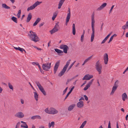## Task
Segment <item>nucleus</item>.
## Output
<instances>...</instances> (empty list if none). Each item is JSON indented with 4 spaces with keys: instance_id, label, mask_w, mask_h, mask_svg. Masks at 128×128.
Here are the masks:
<instances>
[{
    "instance_id": "1",
    "label": "nucleus",
    "mask_w": 128,
    "mask_h": 128,
    "mask_svg": "<svg viewBox=\"0 0 128 128\" xmlns=\"http://www.w3.org/2000/svg\"><path fill=\"white\" fill-rule=\"evenodd\" d=\"M91 24L92 32L91 34V40H93L94 36V24L95 21L94 20V14L93 13L92 14L91 17Z\"/></svg>"
},
{
    "instance_id": "2",
    "label": "nucleus",
    "mask_w": 128,
    "mask_h": 128,
    "mask_svg": "<svg viewBox=\"0 0 128 128\" xmlns=\"http://www.w3.org/2000/svg\"><path fill=\"white\" fill-rule=\"evenodd\" d=\"M44 111L47 113L52 114H56L58 112L57 110L52 108H50L49 110L48 108H47L45 109Z\"/></svg>"
},
{
    "instance_id": "3",
    "label": "nucleus",
    "mask_w": 128,
    "mask_h": 128,
    "mask_svg": "<svg viewBox=\"0 0 128 128\" xmlns=\"http://www.w3.org/2000/svg\"><path fill=\"white\" fill-rule=\"evenodd\" d=\"M95 68L98 72L99 74H100L101 73L102 69V65L100 64L99 60H98L96 63Z\"/></svg>"
},
{
    "instance_id": "4",
    "label": "nucleus",
    "mask_w": 128,
    "mask_h": 128,
    "mask_svg": "<svg viewBox=\"0 0 128 128\" xmlns=\"http://www.w3.org/2000/svg\"><path fill=\"white\" fill-rule=\"evenodd\" d=\"M28 35L32 38V40H38L39 39L36 34L32 31L30 32V33L28 34Z\"/></svg>"
},
{
    "instance_id": "5",
    "label": "nucleus",
    "mask_w": 128,
    "mask_h": 128,
    "mask_svg": "<svg viewBox=\"0 0 128 128\" xmlns=\"http://www.w3.org/2000/svg\"><path fill=\"white\" fill-rule=\"evenodd\" d=\"M51 63H46V64H44L42 65V68L43 69L46 71H48L51 68Z\"/></svg>"
},
{
    "instance_id": "6",
    "label": "nucleus",
    "mask_w": 128,
    "mask_h": 128,
    "mask_svg": "<svg viewBox=\"0 0 128 128\" xmlns=\"http://www.w3.org/2000/svg\"><path fill=\"white\" fill-rule=\"evenodd\" d=\"M42 2H39L38 1H37L33 5L31 6L30 7H28L27 9V11H28L29 10H32L34 9L37 6L40 4Z\"/></svg>"
},
{
    "instance_id": "7",
    "label": "nucleus",
    "mask_w": 128,
    "mask_h": 128,
    "mask_svg": "<svg viewBox=\"0 0 128 128\" xmlns=\"http://www.w3.org/2000/svg\"><path fill=\"white\" fill-rule=\"evenodd\" d=\"M60 48L61 49H63V52L65 53H67V50L69 48L67 45L62 44L60 46Z\"/></svg>"
},
{
    "instance_id": "8",
    "label": "nucleus",
    "mask_w": 128,
    "mask_h": 128,
    "mask_svg": "<svg viewBox=\"0 0 128 128\" xmlns=\"http://www.w3.org/2000/svg\"><path fill=\"white\" fill-rule=\"evenodd\" d=\"M93 75H90L89 74H87L84 76L82 78V80H88L93 78Z\"/></svg>"
},
{
    "instance_id": "9",
    "label": "nucleus",
    "mask_w": 128,
    "mask_h": 128,
    "mask_svg": "<svg viewBox=\"0 0 128 128\" xmlns=\"http://www.w3.org/2000/svg\"><path fill=\"white\" fill-rule=\"evenodd\" d=\"M60 64V61H58L56 63L55 66L54 68V74H55L56 71L57 70Z\"/></svg>"
},
{
    "instance_id": "10",
    "label": "nucleus",
    "mask_w": 128,
    "mask_h": 128,
    "mask_svg": "<svg viewBox=\"0 0 128 128\" xmlns=\"http://www.w3.org/2000/svg\"><path fill=\"white\" fill-rule=\"evenodd\" d=\"M70 60H69L67 62L66 65L64 66L63 69L61 71H62L64 73H65V72L67 68L70 64Z\"/></svg>"
},
{
    "instance_id": "11",
    "label": "nucleus",
    "mask_w": 128,
    "mask_h": 128,
    "mask_svg": "<svg viewBox=\"0 0 128 128\" xmlns=\"http://www.w3.org/2000/svg\"><path fill=\"white\" fill-rule=\"evenodd\" d=\"M14 116L16 117L20 118H22L24 116V115L23 113L21 112H19L16 113Z\"/></svg>"
},
{
    "instance_id": "12",
    "label": "nucleus",
    "mask_w": 128,
    "mask_h": 128,
    "mask_svg": "<svg viewBox=\"0 0 128 128\" xmlns=\"http://www.w3.org/2000/svg\"><path fill=\"white\" fill-rule=\"evenodd\" d=\"M94 79H92L86 85V86L84 88V90H86L90 87L92 84V83L94 81Z\"/></svg>"
},
{
    "instance_id": "13",
    "label": "nucleus",
    "mask_w": 128,
    "mask_h": 128,
    "mask_svg": "<svg viewBox=\"0 0 128 128\" xmlns=\"http://www.w3.org/2000/svg\"><path fill=\"white\" fill-rule=\"evenodd\" d=\"M103 58L104 60V64H107L108 60V55L106 53L104 54Z\"/></svg>"
},
{
    "instance_id": "14",
    "label": "nucleus",
    "mask_w": 128,
    "mask_h": 128,
    "mask_svg": "<svg viewBox=\"0 0 128 128\" xmlns=\"http://www.w3.org/2000/svg\"><path fill=\"white\" fill-rule=\"evenodd\" d=\"M107 5V4L106 3H103L99 7L96 9L97 11H100L104 8Z\"/></svg>"
},
{
    "instance_id": "15",
    "label": "nucleus",
    "mask_w": 128,
    "mask_h": 128,
    "mask_svg": "<svg viewBox=\"0 0 128 128\" xmlns=\"http://www.w3.org/2000/svg\"><path fill=\"white\" fill-rule=\"evenodd\" d=\"M36 83L41 92L44 90L43 87L42 86L39 82H36Z\"/></svg>"
},
{
    "instance_id": "16",
    "label": "nucleus",
    "mask_w": 128,
    "mask_h": 128,
    "mask_svg": "<svg viewBox=\"0 0 128 128\" xmlns=\"http://www.w3.org/2000/svg\"><path fill=\"white\" fill-rule=\"evenodd\" d=\"M77 106L79 108L82 107L84 106L83 102L82 101H80L77 104Z\"/></svg>"
},
{
    "instance_id": "17",
    "label": "nucleus",
    "mask_w": 128,
    "mask_h": 128,
    "mask_svg": "<svg viewBox=\"0 0 128 128\" xmlns=\"http://www.w3.org/2000/svg\"><path fill=\"white\" fill-rule=\"evenodd\" d=\"M65 0H60L59 2L58 8L60 9Z\"/></svg>"
},
{
    "instance_id": "18",
    "label": "nucleus",
    "mask_w": 128,
    "mask_h": 128,
    "mask_svg": "<svg viewBox=\"0 0 128 128\" xmlns=\"http://www.w3.org/2000/svg\"><path fill=\"white\" fill-rule=\"evenodd\" d=\"M122 100L124 101H125V99L128 98L127 96L126 93L124 92L122 95Z\"/></svg>"
},
{
    "instance_id": "19",
    "label": "nucleus",
    "mask_w": 128,
    "mask_h": 128,
    "mask_svg": "<svg viewBox=\"0 0 128 128\" xmlns=\"http://www.w3.org/2000/svg\"><path fill=\"white\" fill-rule=\"evenodd\" d=\"M32 18V15L31 13H30L28 15L26 22H30Z\"/></svg>"
},
{
    "instance_id": "20",
    "label": "nucleus",
    "mask_w": 128,
    "mask_h": 128,
    "mask_svg": "<svg viewBox=\"0 0 128 128\" xmlns=\"http://www.w3.org/2000/svg\"><path fill=\"white\" fill-rule=\"evenodd\" d=\"M31 118L32 120H34L36 119H41V118L40 116L38 115L34 116H32Z\"/></svg>"
},
{
    "instance_id": "21",
    "label": "nucleus",
    "mask_w": 128,
    "mask_h": 128,
    "mask_svg": "<svg viewBox=\"0 0 128 128\" xmlns=\"http://www.w3.org/2000/svg\"><path fill=\"white\" fill-rule=\"evenodd\" d=\"M41 18H38L34 23L33 24V26H36L37 24L40 21Z\"/></svg>"
},
{
    "instance_id": "22",
    "label": "nucleus",
    "mask_w": 128,
    "mask_h": 128,
    "mask_svg": "<svg viewBox=\"0 0 128 128\" xmlns=\"http://www.w3.org/2000/svg\"><path fill=\"white\" fill-rule=\"evenodd\" d=\"M21 122L22 123L24 124V126L23 124H21V127L22 128H28V126L26 124V122H24L22 121H21Z\"/></svg>"
},
{
    "instance_id": "23",
    "label": "nucleus",
    "mask_w": 128,
    "mask_h": 128,
    "mask_svg": "<svg viewBox=\"0 0 128 128\" xmlns=\"http://www.w3.org/2000/svg\"><path fill=\"white\" fill-rule=\"evenodd\" d=\"M117 88V87L114 86L112 87V90L110 93V95H112L114 94V92H115Z\"/></svg>"
},
{
    "instance_id": "24",
    "label": "nucleus",
    "mask_w": 128,
    "mask_h": 128,
    "mask_svg": "<svg viewBox=\"0 0 128 128\" xmlns=\"http://www.w3.org/2000/svg\"><path fill=\"white\" fill-rule=\"evenodd\" d=\"M34 94V97L36 101H38V94L36 92H33Z\"/></svg>"
},
{
    "instance_id": "25",
    "label": "nucleus",
    "mask_w": 128,
    "mask_h": 128,
    "mask_svg": "<svg viewBox=\"0 0 128 128\" xmlns=\"http://www.w3.org/2000/svg\"><path fill=\"white\" fill-rule=\"evenodd\" d=\"M75 106V104H72L68 108V110L69 111H71L74 108Z\"/></svg>"
},
{
    "instance_id": "26",
    "label": "nucleus",
    "mask_w": 128,
    "mask_h": 128,
    "mask_svg": "<svg viewBox=\"0 0 128 128\" xmlns=\"http://www.w3.org/2000/svg\"><path fill=\"white\" fill-rule=\"evenodd\" d=\"M72 34L74 35L75 34L76 30H75V26L74 24H73L72 25Z\"/></svg>"
},
{
    "instance_id": "27",
    "label": "nucleus",
    "mask_w": 128,
    "mask_h": 128,
    "mask_svg": "<svg viewBox=\"0 0 128 128\" xmlns=\"http://www.w3.org/2000/svg\"><path fill=\"white\" fill-rule=\"evenodd\" d=\"M58 30V29H56L55 28H54L51 30L50 31V34H53L57 32Z\"/></svg>"
},
{
    "instance_id": "28",
    "label": "nucleus",
    "mask_w": 128,
    "mask_h": 128,
    "mask_svg": "<svg viewBox=\"0 0 128 128\" xmlns=\"http://www.w3.org/2000/svg\"><path fill=\"white\" fill-rule=\"evenodd\" d=\"M54 124V122H52L51 123L49 122L48 124V127L49 128H51V126L53 127Z\"/></svg>"
},
{
    "instance_id": "29",
    "label": "nucleus",
    "mask_w": 128,
    "mask_h": 128,
    "mask_svg": "<svg viewBox=\"0 0 128 128\" xmlns=\"http://www.w3.org/2000/svg\"><path fill=\"white\" fill-rule=\"evenodd\" d=\"M54 50L58 54H62L63 53V52L62 51L57 48L55 49Z\"/></svg>"
},
{
    "instance_id": "30",
    "label": "nucleus",
    "mask_w": 128,
    "mask_h": 128,
    "mask_svg": "<svg viewBox=\"0 0 128 128\" xmlns=\"http://www.w3.org/2000/svg\"><path fill=\"white\" fill-rule=\"evenodd\" d=\"M3 8L6 9H10V7L7 6L5 4H3L2 5Z\"/></svg>"
},
{
    "instance_id": "31",
    "label": "nucleus",
    "mask_w": 128,
    "mask_h": 128,
    "mask_svg": "<svg viewBox=\"0 0 128 128\" xmlns=\"http://www.w3.org/2000/svg\"><path fill=\"white\" fill-rule=\"evenodd\" d=\"M11 19L14 22H15L16 23H17V18L14 17V16H12V18Z\"/></svg>"
},
{
    "instance_id": "32",
    "label": "nucleus",
    "mask_w": 128,
    "mask_h": 128,
    "mask_svg": "<svg viewBox=\"0 0 128 128\" xmlns=\"http://www.w3.org/2000/svg\"><path fill=\"white\" fill-rule=\"evenodd\" d=\"M119 83V82L118 80H117L115 82L114 86H116L117 87H118V84Z\"/></svg>"
},
{
    "instance_id": "33",
    "label": "nucleus",
    "mask_w": 128,
    "mask_h": 128,
    "mask_svg": "<svg viewBox=\"0 0 128 128\" xmlns=\"http://www.w3.org/2000/svg\"><path fill=\"white\" fill-rule=\"evenodd\" d=\"M57 13L56 12H55L53 14V16L52 18V20H54L55 18L57 16Z\"/></svg>"
},
{
    "instance_id": "34",
    "label": "nucleus",
    "mask_w": 128,
    "mask_h": 128,
    "mask_svg": "<svg viewBox=\"0 0 128 128\" xmlns=\"http://www.w3.org/2000/svg\"><path fill=\"white\" fill-rule=\"evenodd\" d=\"M87 122L86 121V120L84 121L82 124H81V126H80V127H81L82 128H83L84 127V126L86 124Z\"/></svg>"
},
{
    "instance_id": "35",
    "label": "nucleus",
    "mask_w": 128,
    "mask_h": 128,
    "mask_svg": "<svg viewBox=\"0 0 128 128\" xmlns=\"http://www.w3.org/2000/svg\"><path fill=\"white\" fill-rule=\"evenodd\" d=\"M59 22H58L56 23V25H55L54 28L56 29H58V30L59 28V26L58 25Z\"/></svg>"
},
{
    "instance_id": "36",
    "label": "nucleus",
    "mask_w": 128,
    "mask_h": 128,
    "mask_svg": "<svg viewBox=\"0 0 128 128\" xmlns=\"http://www.w3.org/2000/svg\"><path fill=\"white\" fill-rule=\"evenodd\" d=\"M76 62V61H74V62L71 65H70L69 66V67L68 68V69L67 72H68L69 70L72 67V66Z\"/></svg>"
},
{
    "instance_id": "37",
    "label": "nucleus",
    "mask_w": 128,
    "mask_h": 128,
    "mask_svg": "<svg viewBox=\"0 0 128 128\" xmlns=\"http://www.w3.org/2000/svg\"><path fill=\"white\" fill-rule=\"evenodd\" d=\"M93 56V55L91 56H90L88 57L87 59H86L85 61L86 62H87L88 61L90 60L92 58V57Z\"/></svg>"
},
{
    "instance_id": "38",
    "label": "nucleus",
    "mask_w": 128,
    "mask_h": 128,
    "mask_svg": "<svg viewBox=\"0 0 128 128\" xmlns=\"http://www.w3.org/2000/svg\"><path fill=\"white\" fill-rule=\"evenodd\" d=\"M128 28V27L127 26L126 24L122 27V29L123 30H125L126 29H127Z\"/></svg>"
},
{
    "instance_id": "39",
    "label": "nucleus",
    "mask_w": 128,
    "mask_h": 128,
    "mask_svg": "<svg viewBox=\"0 0 128 128\" xmlns=\"http://www.w3.org/2000/svg\"><path fill=\"white\" fill-rule=\"evenodd\" d=\"M8 85L10 88L13 90V88L12 86L11 85L10 83L8 82Z\"/></svg>"
},
{
    "instance_id": "40",
    "label": "nucleus",
    "mask_w": 128,
    "mask_h": 128,
    "mask_svg": "<svg viewBox=\"0 0 128 128\" xmlns=\"http://www.w3.org/2000/svg\"><path fill=\"white\" fill-rule=\"evenodd\" d=\"M70 16L69 14L68 15H67V16L66 18V22H68L70 18Z\"/></svg>"
},
{
    "instance_id": "41",
    "label": "nucleus",
    "mask_w": 128,
    "mask_h": 128,
    "mask_svg": "<svg viewBox=\"0 0 128 128\" xmlns=\"http://www.w3.org/2000/svg\"><path fill=\"white\" fill-rule=\"evenodd\" d=\"M21 14V11L20 10H18V13L17 14V16L18 18H19L20 17V14Z\"/></svg>"
},
{
    "instance_id": "42",
    "label": "nucleus",
    "mask_w": 128,
    "mask_h": 128,
    "mask_svg": "<svg viewBox=\"0 0 128 128\" xmlns=\"http://www.w3.org/2000/svg\"><path fill=\"white\" fill-rule=\"evenodd\" d=\"M85 33V31L84 30L82 34V35L81 37V40H83L84 38V35Z\"/></svg>"
},
{
    "instance_id": "43",
    "label": "nucleus",
    "mask_w": 128,
    "mask_h": 128,
    "mask_svg": "<svg viewBox=\"0 0 128 128\" xmlns=\"http://www.w3.org/2000/svg\"><path fill=\"white\" fill-rule=\"evenodd\" d=\"M18 50L22 52L24 51L25 52V50L23 48H20L19 47Z\"/></svg>"
},
{
    "instance_id": "44",
    "label": "nucleus",
    "mask_w": 128,
    "mask_h": 128,
    "mask_svg": "<svg viewBox=\"0 0 128 128\" xmlns=\"http://www.w3.org/2000/svg\"><path fill=\"white\" fill-rule=\"evenodd\" d=\"M111 34V33L108 34L103 40H107Z\"/></svg>"
},
{
    "instance_id": "45",
    "label": "nucleus",
    "mask_w": 128,
    "mask_h": 128,
    "mask_svg": "<svg viewBox=\"0 0 128 128\" xmlns=\"http://www.w3.org/2000/svg\"><path fill=\"white\" fill-rule=\"evenodd\" d=\"M116 34H114V35H112L111 37L110 38L109 40H112L114 37H115L116 36Z\"/></svg>"
},
{
    "instance_id": "46",
    "label": "nucleus",
    "mask_w": 128,
    "mask_h": 128,
    "mask_svg": "<svg viewBox=\"0 0 128 128\" xmlns=\"http://www.w3.org/2000/svg\"><path fill=\"white\" fill-rule=\"evenodd\" d=\"M64 73V72H62V71H61V72H60L58 74V76H62L63 75Z\"/></svg>"
},
{
    "instance_id": "47",
    "label": "nucleus",
    "mask_w": 128,
    "mask_h": 128,
    "mask_svg": "<svg viewBox=\"0 0 128 128\" xmlns=\"http://www.w3.org/2000/svg\"><path fill=\"white\" fill-rule=\"evenodd\" d=\"M73 80V79H72V78L70 79H68L66 83V84H67Z\"/></svg>"
},
{
    "instance_id": "48",
    "label": "nucleus",
    "mask_w": 128,
    "mask_h": 128,
    "mask_svg": "<svg viewBox=\"0 0 128 128\" xmlns=\"http://www.w3.org/2000/svg\"><path fill=\"white\" fill-rule=\"evenodd\" d=\"M104 23L102 22L101 24V27H100V30L101 31H102L103 29V26H104Z\"/></svg>"
},
{
    "instance_id": "49",
    "label": "nucleus",
    "mask_w": 128,
    "mask_h": 128,
    "mask_svg": "<svg viewBox=\"0 0 128 128\" xmlns=\"http://www.w3.org/2000/svg\"><path fill=\"white\" fill-rule=\"evenodd\" d=\"M32 64L33 65H36V66H38L39 64L38 62H32Z\"/></svg>"
},
{
    "instance_id": "50",
    "label": "nucleus",
    "mask_w": 128,
    "mask_h": 128,
    "mask_svg": "<svg viewBox=\"0 0 128 128\" xmlns=\"http://www.w3.org/2000/svg\"><path fill=\"white\" fill-rule=\"evenodd\" d=\"M44 95V96H46V93L45 91L44 90H42V91L41 92Z\"/></svg>"
},
{
    "instance_id": "51",
    "label": "nucleus",
    "mask_w": 128,
    "mask_h": 128,
    "mask_svg": "<svg viewBox=\"0 0 128 128\" xmlns=\"http://www.w3.org/2000/svg\"><path fill=\"white\" fill-rule=\"evenodd\" d=\"M114 6V5H113L112 6L110 9V12H109V14H110L111 12H112V10Z\"/></svg>"
},
{
    "instance_id": "52",
    "label": "nucleus",
    "mask_w": 128,
    "mask_h": 128,
    "mask_svg": "<svg viewBox=\"0 0 128 128\" xmlns=\"http://www.w3.org/2000/svg\"><path fill=\"white\" fill-rule=\"evenodd\" d=\"M84 98L87 101L88 100V97L86 95H84Z\"/></svg>"
},
{
    "instance_id": "53",
    "label": "nucleus",
    "mask_w": 128,
    "mask_h": 128,
    "mask_svg": "<svg viewBox=\"0 0 128 128\" xmlns=\"http://www.w3.org/2000/svg\"><path fill=\"white\" fill-rule=\"evenodd\" d=\"M34 47L36 48L38 50H42V49L41 48H38L37 47H36V46H34Z\"/></svg>"
},
{
    "instance_id": "54",
    "label": "nucleus",
    "mask_w": 128,
    "mask_h": 128,
    "mask_svg": "<svg viewBox=\"0 0 128 128\" xmlns=\"http://www.w3.org/2000/svg\"><path fill=\"white\" fill-rule=\"evenodd\" d=\"M68 12H69V13L67 15H68V14H69L70 16V9L69 8H68Z\"/></svg>"
},
{
    "instance_id": "55",
    "label": "nucleus",
    "mask_w": 128,
    "mask_h": 128,
    "mask_svg": "<svg viewBox=\"0 0 128 128\" xmlns=\"http://www.w3.org/2000/svg\"><path fill=\"white\" fill-rule=\"evenodd\" d=\"M108 128H111V124L110 121L108 123Z\"/></svg>"
},
{
    "instance_id": "56",
    "label": "nucleus",
    "mask_w": 128,
    "mask_h": 128,
    "mask_svg": "<svg viewBox=\"0 0 128 128\" xmlns=\"http://www.w3.org/2000/svg\"><path fill=\"white\" fill-rule=\"evenodd\" d=\"M20 124V122H18L16 124V126H17V127H19V126Z\"/></svg>"
},
{
    "instance_id": "57",
    "label": "nucleus",
    "mask_w": 128,
    "mask_h": 128,
    "mask_svg": "<svg viewBox=\"0 0 128 128\" xmlns=\"http://www.w3.org/2000/svg\"><path fill=\"white\" fill-rule=\"evenodd\" d=\"M70 94H69V93H68V94H67L66 95V96L65 98L64 99V100H65L66 99V98H67L68 96Z\"/></svg>"
},
{
    "instance_id": "58",
    "label": "nucleus",
    "mask_w": 128,
    "mask_h": 128,
    "mask_svg": "<svg viewBox=\"0 0 128 128\" xmlns=\"http://www.w3.org/2000/svg\"><path fill=\"white\" fill-rule=\"evenodd\" d=\"M44 24V22H42L39 25V27H40L41 26H42Z\"/></svg>"
},
{
    "instance_id": "59",
    "label": "nucleus",
    "mask_w": 128,
    "mask_h": 128,
    "mask_svg": "<svg viewBox=\"0 0 128 128\" xmlns=\"http://www.w3.org/2000/svg\"><path fill=\"white\" fill-rule=\"evenodd\" d=\"M40 72L41 73L43 74H44V71L42 70V69L40 70Z\"/></svg>"
},
{
    "instance_id": "60",
    "label": "nucleus",
    "mask_w": 128,
    "mask_h": 128,
    "mask_svg": "<svg viewBox=\"0 0 128 128\" xmlns=\"http://www.w3.org/2000/svg\"><path fill=\"white\" fill-rule=\"evenodd\" d=\"M29 84H30V86H31V87L34 90V88L33 87V86L32 85V84H31V83L30 82H29Z\"/></svg>"
},
{
    "instance_id": "61",
    "label": "nucleus",
    "mask_w": 128,
    "mask_h": 128,
    "mask_svg": "<svg viewBox=\"0 0 128 128\" xmlns=\"http://www.w3.org/2000/svg\"><path fill=\"white\" fill-rule=\"evenodd\" d=\"M82 100H84V98L83 97H82L80 98L79 100L80 101Z\"/></svg>"
},
{
    "instance_id": "62",
    "label": "nucleus",
    "mask_w": 128,
    "mask_h": 128,
    "mask_svg": "<svg viewBox=\"0 0 128 128\" xmlns=\"http://www.w3.org/2000/svg\"><path fill=\"white\" fill-rule=\"evenodd\" d=\"M86 81H84V82L82 84L81 86H82L83 85L85 84L86 83Z\"/></svg>"
},
{
    "instance_id": "63",
    "label": "nucleus",
    "mask_w": 128,
    "mask_h": 128,
    "mask_svg": "<svg viewBox=\"0 0 128 128\" xmlns=\"http://www.w3.org/2000/svg\"><path fill=\"white\" fill-rule=\"evenodd\" d=\"M21 102L22 104H24V100H22L21 99Z\"/></svg>"
},
{
    "instance_id": "64",
    "label": "nucleus",
    "mask_w": 128,
    "mask_h": 128,
    "mask_svg": "<svg viewBox=\"0 0 128 128\" xmlns=\"http://www.w3.org/2000/svg\"><path fill=\"white\" fill-rule=\"evenodd\" d=\"M128 114H127L126 117V120H128Z\"/></svg>"
}]
</instances>
